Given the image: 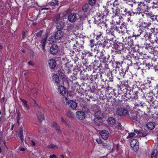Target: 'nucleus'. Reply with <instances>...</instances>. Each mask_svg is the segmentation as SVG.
I'll return each instance as SVG.
<instances>
[{"mask_svg": "<svg viewBox=\"0 0 158 158\" xmlns=\"http://www.w3.org/2000/svg\"><path fill=\"white\" fill-rule=\"evenodd\" d=\"M58 90L60 94L62 96H64L66 94V88L62 85L59 86Z\"/></svg>", "mask_w": 158, "mask_h": 158, "instance_id": "nucleus-15", "label": "nucleus"}, {"mask_svg": "<svg viewBox=\"0 0 158 158\" xmlns=\"http://www.w3.org/2000/svg\"><path fill=\"white\" fill-rule=\"evenodd\" d=\"M53 21L56 24V27L57 29H63L64 26L63 22L64 19L60 18V15L56 16L54 18Z\"/></svg>", "mask_w": 158, "mask_h": 158, "instance_id": "nucleus-2", "label": "nucleus"}, {"mask_svg": "<svg viewBox=\"0 0 158 158\" xmlns=\"http://www.w3.org/2000/svg\"><path fill=\"white\" fill-rule=\"evenodd\" d=\"M124 12H126V13H129V11L127 10V9L125 8L124 10Z\"/></svg>", "mask_w": 158, "mask_h": 158, "instance_id": "nucleus-61", "label": "nucleus"}, {"mask_svg": "<svg viewBox=\"0 0 158 158\" xmlns=\"http://www.w3.org/2000/svg\"><path fill=\"white\" fill-rule=\"evenodd\" d=\"M64 33L60 30H58L54 35V38L53 40H52V42H54L55 41L59 40H61L64 35Z\"/></svg>", "mask_w": 158, "mask_h": 158, "instance_id": "nucleus-5", "label": "nucleus"}, {"mask_svg": "<svg viewBox=\"0 0 158 158\" xmlns=\"http://www.w3.org/2000/svg\"><path fill=\"white\" fill-rule=\"evenodd\" d=\"M69 107L73 110H75L77 107V104L76 102L73 100H70L67 104Z\"/></svg>", "mask_w": 158, "mask_h": 158, "instance_id": "nucleus-13", "label": "nucleus"}, {"mask_svg": "<svg viewBox=\"0 0 158 158\" xmlns=\"http://www.w3.org/2000/svg\"><path fill=\"white\" fill-rule=\"evenodd\" d=\"M43 31V30H41L39 32H37L36 34V36L38 37H40L41 36V35L42 34Z\"/></svg>", "mask_w": 158, "mask_h": 158, "instance_id": "nucleus-42", "label": "nucleus"}, {"mask_svg": "<svg viewBox=\"0 0 158 158\" xmlns=\"http://www.w3.org/2000/svg\"><path fill=\"white\" fill-rule=\"evenodd\" d=\"M137 3V7L136 9L134 12L135 14L141 15V13L146 12L148 10V6L144 2H138Z\"/></svg>", "mask_w": 158, "mask_h": 158, "instance_id": "nucleus-1", "label": "nucleus"}, {"mask_svg": "<svg viewBox=\"0 0 158 158\" xmlns=\"http://www.w3.org/2000/svg\"><path fill=\"white\" fill-rule=\"evenodd\" d=\"M21 114L19 111L17 112V114L16 117V118L17 122L18 124L19 123L20 120L21 118Z\"/></svg>", "mask_w": 158, "mask_h": 158, "instance_id": "nucleus-31", "label": "nucleus"}, {"mask_svg": "<svg viewBox=\"0 0 158 158\" xmlns=\"http://www.w3.org/2000/svg\"><path fill=\"white\" fill-rule=\"evenodd\" d=\"M47 35H46L45 38L42 39L41 41V43L42 44V47L44 50H45V47L47 41Z\"/></svg>", "mask_w": 158, "mask_h": 158, "instance_id": "nucleus-25", "label": "nucleus"}, {"mask_svg": "<svg viewBox=\"0 0 158 158\" xmlns=\"http://www.w3.org/2000/svg\"><path fill=\"white\" fill-rule=\"evenodd\" d=\"M122 26L120 27H115V29H114V31H116L118 33H120V32H122V31L120 30L121 29H122L123 27H125V26L124 25V23H121Z\"/></svg>", "mask_w": 158, "mask_h": 158, "instance_id": "nucleus-23", "label": "nucleus"}, {"mask_svg": "<svg viewBox=\"0 0 158 158\" xmlns=\"http://www.w3.org/2000/svg\"><path fill=\"white\" fill-rule=\"evenodd\" d=\"M56 132L59 134L61 133V131L59 128V126L58 127H57L55 128Z\"/></svg>", "mask_w": 158, "mask_h": 158, "instance_id": "nucleus-45", "label": "nucleus"}, {"mask_svg": "<svg viewBox=\"0 0 158 158\" xmlns=\"http://www.w3.org/2000/svg\"><path fill=\"white\" fill-rule=\"evenodd\" d=\"M123 44H116L115 45V48H114V51L117 53L119 54L121 53L122 51L123 50Z\"/></svg>", "mask_w": 158, "mask_h": 158, "instance_id": "nucleus-8", "label": "nucleus"}, {"mask_svg": "<svg viewBox=\"0 0 158 158\" xmlns=\"http://www.w3.org/2000/svg\"><path fill=\"white\" fill-rule=\"evenodd\" d=\"M20 99L24 104V106L26 110H28L30 109V108L27 105V102L23 99L20 98Z\"/></svg>", "mask_w": 158, "mask_h": 158, "instance_id": "nucleus-27", "label": "nucleus"}, {"mask_svg": "<svg viewBox=\"0 0 158 158\" xmlns=\"http://www.w3.org/2000/svg\"><path fill=\"white\" fill-rule=\"evenodd\" d=\"M34 105L35 106H37V107H38V104L37 103V102L35 100H34Z\"/></svg>", "mask_w": 158, "mask_h": 158, "instance_id": "nucleus-56", "label": "nucleus"}, {"mask_svg": "<svg viewBox=\"0 0 158 158\" xmlns=\"http://www.w3.org/2000/svg\"><path fill=\"white\" fill-rule=\"evenodd\" d=\"M109 11L107 10H106L105 12H103V15L106 16L108 15Z\"/></svg>", "mask_w": 158, "mask_h": 158, "instance_id": "nucleus-49", "label": "nucleus"}, {"mask_svg": "<svg viewBox=\"0 0 158 158\" xmlns=\"http://www.w3.org/2000/svg\"><path fill=\"white\" fill-rule=\"evenodd\" d=\"M130 144L131 147L135 151H137L139 149V142L136 139H133L131 142Z\"/></svg>", "mask_w": 158, "mask_h": 158, "instance_id": "nucleus-6", "label": "nucleus"}, {"mask_svg": "<svg viewBox=\"0 0 158 158\" xmlns=\"http://www.w3.org/2000/svg\"><path fill=\"white\" fill-rule=\"evenodd\" d=\"M133 40L131 39V37H128L127 42H128V44L129 45L131 46L132 45H133Z\"/></svg>", "mask_w": 158, "mask_h": 158, "instance_id": "nucleus-38", "label": "nucleus"}, {"mask_svg": "<svg viewBox=\"0 0 158 158\" xmlns=\"http://www.w3.org/2000/svg\"><path fill=\"white\" fill-rule=\"evenodd\" d=\"M54 157H56V156L55 155H53L50 156V158H53Z\"/></svg>", "mask_w": 158, "mask_h": 158, "instance_id": "nucleus-58", "label": "nucleus"}, {"mask_svg": "<svg viewBox=\"0 0 158 158\" xmlns=\"http://www.w3.org/2000/svg\"><path fill=\"white\" fill-rule=\"evenodd\" d=\"M151 23L149 22L148 23L146 22H143L141 23V26L140 27V29L139 30H142L141 29L142 28V27L145 28H147V29H149V27L150 26Z\"/></svg>", "mask_w": 158, "mask_h": 158, "instance_id": "nucleus-19", "label": "nucleus"}, {"mask_svg": "<svg viewBox=\"0 0 158 158\" xmlns=\"http://www.w3.org/2000/svg\"><path fill=\"white\" fill-rule=\"evenodd\" d=\"M50 51L51 54L53 55L56 54L58 51V46L55 44L52 45L50 48Z\"/></svg>", "mask_w": 158, "mask_h": 158, "instance_id": "nucleus-12", "label": "nucleus"}, {"mask_svg": "<svg viewBox=\"0 0 158 158\" xmlns=\"http://www.w3.org/2000/svg\"><path fill=\"white\" fill-rule=\"evenodd\" d=\"M148 133L146 131H144L142 133V136L143 137H144L148 135Z\"/></svg>", "mask_w": 158, "mask_h": 158, "instance_id": "nucleus-47", "label": "nucleus"}, {"mask_svg": "<svg viewBox=\"0 0 158 158\" xmlns=\"http://www.w3.org/2000/svg\"><path fill=\"white\" fill-rule=\"evenodd\" d=\"M155 126V124L154 123L150 122L147 124V127L150 130H152L154 128Z\"/></svg>", "mask_w": 158, "mask_h": 158, "instance_id": "nucleus-24", "label": "nucleus"}, {"mask_svg": "<svg viewBox=\"0 0 158 158\" xmlns=\"http://www.w3.org/2000/svg\"><path fill=\"white\" fill-rule=\"evenodd\" d=\"M28 64L29 65H32V66H33L34 65L33 62L32 61H29L28 62Z\"/></svg>", "mask_w": 158, "mask_h": 158, "instance_id": "nucleus-52", "label": "nucleus"}, {"mask_svg": "<svg viewBox=\"0 0 158 158\" xmlns=\"http://www.w3.org/2000/svg\"><path fill=\"white\" fill-rule=\"evenodd\" d=\"M134 98L135 99H137L138 98V96L136 95L135 96Z\"/></svg>", "mask_w": 158, "mask_h": 158, "instance_id": "nucleus-63", "label": "nucleus"}, {"mask_svg": "<svg viewBox=\"0 0 158 158\" xmlns=\"http://www.w3.org/2000/svg\"><path fill=\"white\" fill-rule=\"evenodd\" d=\"M109 0H108L109 1ZM110 1L108 2H107V5L108 6H109V5H112L111 3L110 2H111L112 1V3H113V2L114 1V0H109Z\"/></svg>", "mask_w": 158, "mask_h": 158, "instance_id": "nucleus-48", "label": "nucleus"}, {"mask_svg": "<svg viewBox=\"0 0 158 158\" xmlns=\"http://www.w3.org/2000/svg\"><path fill=\"white\" fill-rule=\"evenodd\" d=\"M115 112L116 114L119 116H125L128 114V110L123 107L117 108Z\"/></svg>", "mask_w": 158, "mask_h": 158, "instance_id": "nucleus-4", "label": "nucleus"}, {"mask_svg": "<svg viewBox=\"0 0 158 158\" xmlns=\"http://www.w3.org/2000/svg\"><path fill=\"white\" fill-rule=\"evenodd\" d=\"M109 55H106V56H101V58L100 59V61L101 62L103 63H105L108 61V60L109 58Z\"/></svg>", "mask_w": 158, "mask_h": 158, "instance_id": "nucleus-22", "label": "nucleus"}, {"mask_svg": "<svg viewBox=\"0 0 158 158\" xmlns=\"http://www.w3.org/2000/svg\"><path fill=\"white\" fill-rule=\"evenodd\" d=\"M156 19L157 18L156 16L152 15L151 16V17L150 18V19H151L152 20V21H154L155 19Z\"/></svg>", "mask_w": 158, "mask_h": 158, "instance_id": "nucleus-46", "label": "nucleus"}, {"mask_svg": "<svg viewBox=\"0 0 158 158\" xmlns=\"http://www.w3.org/2000/svg\"><path fill=\"white\" fill-rule=\"evenodd\" d=\"M141 15L143 18L147 19V21L148 22L151 17L152 14L151 13L148 12L147 11L146 12L141 13Z\"/></svg>", "mask_w": 158, "mask_h": 158, "instance_id": "nucleus-9", "label": "nucleus"}, {"mask_svg": "<svg viewBox=\"0 0 158 158\" xmlns=\"http://www.w3.org/2000/svg\"><path fill=\"white\" fill-rule=\"evenodd\" d=\"M60 121L61 123H67L66 121L64 120V118L63 117H60Z\"/></svg>", "mask_w": 158, "mask_h": 158, "instance_id": "nucleus-44", "label": "nucleus"}, {"mask_svg": "<svg viewBox=\"0 0 158 158\" xmlns=\"http://www.w3.org/2000/svg\"><path fill=\"white\" fill-rule=\"evenodd\" d=\"M52 126L55 129L57 127H58L59 126L56 122H53L52 123Z\"/></svg>", "mask_w": 158, "mask_h": 158, "instance_id": "nucleus-40", "label": "nucleus"}, {"mask_svg": "<svg viewBox=\"0 0 158 158\" xmlns=\"http://www.w3.org/2000/svg\"><path fill=\"white\" fill-rule=\"evenodd\" d=\"M134 131L137 134H139L140 133V131H139L135 130Z\"/></svg>", "mask_w": 158, "mask_h": 158, "instance_id": "nucleus-55", "label": "nucleus"}, {"mask_svg": "<svg viewBox=\"0 0 158 158\" xmlns=\"http://www.w3.org/2000/svg\"><path fill=\"white\" fill-rule=\"evenodd\" d=\"M48 148H51L54 149H57L58 148L57 146L55 144H51L47 146Z\"/></svg>", "mask_w": 158, "mask_h": 158, "instance_id": "nucleus-35", "label": "nucleus"}, {"mask_svg": "<svg viewBox=\"0 0 158 158\" xmlns=\"http://www.w3.org/2000/svg\"><path fill=\"white\" fill-rule=\"evenodd\" d=\"M4 101H5V98L4 97H3V98H2L0 100L1 103L2 104L4 102Z\"/></svg>", "mask_w": 158, "mask_h": 158, "instance_id": "nucleus-50", "label": "nucleus"}, {"mask_svg": "<svg viewBox=\"0 0 158 158\" xmlns=\"http://www.w3.org/2000/svg\"><path fill=\"white\" fill-rule=\"evenodd\" d=\"M96 141L98 143H101V141L99 139H96Z\"/></svg>", "mask_w": 158, "mask_h": 158, "instance_id": "nucleus-54", "label": "nucleus"}, {"mask_svg": "<svg viewBox=\"0 0 158 158\" xmlns=\"http://www.w3.org/2000/svg\"><path fill=\"white\" fill-rule=\"evenodd\" d=\"M97 15L98 16V18H100V19L101 18L102 15H100V13H97Z\"/></svg>", "mask_w": 158, "mask_h": 158, "instance_id": "nucleus-59", "label": "nucleus"}, {"mask_svg": "<svg viewBox=\"0 0 158 158\" xmlns=\"http://www.w3.org/2000/svg\"><path fill=\"white\" fill-rule=\"evenodd\" d=\"M108 122L110 124H113L115 123V120L114 118L110 117L108 119Z\"/></svg>", "mask_w": 158, "mask_h": 158, "instance_id": "nucleus-29", "label": "nucleus"}, {"mask_svg": "<svg viewBox=\"0 0 158 158\" xmlns=\"http://www.w3.org/2000/svg\"><path fill=\"white\" fill-rule=\"evenodd\" d=\"M102 35V34L101 32H99L98 34L97 35V37L98 38L100 37Z\"/></svg>", "mask_w": 158, "mask_h": 158, "instance_id": "nucleus-57", "label": "nucleus"}, {"mask_svg": "<svg viewBox=\"0 0 158 158\" xmlns=\"http://www.w3.org/2000/svg\"><path fill=\"white\" fill-rule=\"evenodd\" d=\"M90 45L91 47V48L94 47V40H91L90 41Z\"/></svg>", "mask_w": 158, "mask_h": 158, "instance_id": "nucleus-43", "label": "nucleus"}, {"mask_svg": "<svg viewBox=\"0 0 158 158\" xmlns=\"http://www.w3.org/2000/svg\"><path fill=\"white\" fill-rule=\"evenodd\" d=\"M60 157H61V158H64V155H61Z\"/></svg>", "mask_w": 158, "mask_h": 158, "instance_id": "nucleus-64", "label": "nucleus"}, {"mask_svg": "<svg viewBox=\"0 0 158 158\" xmlns=\"http://www.w3.org/2000/svg\"><path fill=\"white\" fill-rule=\"evenodd\" d=\"M76 116L78 119L82 120L85 118V114L83 111H77L76 113Z\"/></svg>", "mask_w": 158, "mask_h": 158, "instance_id": "nucleus-11", "label": "nucleus"}, {"mask_svg": "<svg viewBox=\"0 0 158 158\" xmlns=\"http://www.w3.org/2000/svg\"><path fill=\"white\" fill-rule=\"evenodd\" d=\"M48 4L52 6H55L56 5H58V1L57 0H55L54 2H51L48 3Z\"/></svg>", "mask_w": 158, "mask_h": 158, "instance_id": "nucleus-33", "label": "nucleus"}, {"mask_svg": "<svg viewBox=\"0 0 158 158\" xmlns=\"http://www.w3.org/2000/svg\"><path fill=\"white\" fill-rule=\"evenodd\" d=\"M145 48L146 49L150 52L151 51L152 47L150 44H147L146 45Z\"/></svg>", "mask_w": 158, "mask_h": 158, "instance_id": "nucleus-36", "label": "nucleus"}, {"mask_svg": "<svg viewBox=\"0 0 158 158\" xmlns=\"http://www.w3.org/2000/svg\"><path fill=\"white\" fill-rule=\"evenodd\" d=\"M53 82L56 85H59L60 83V79L59 76L56 74H54L52 77Z\"/></svg>", "mask_w": 158, "mask_h": 158, "instance_id": "nucleus-17", "label": "nucleus"}, {"mask_svg": "<svg viewBox=\"0 0 158 158\" xmlns=\"http://www.w3.org/2000/svg\"><path fill=\"white\" fill-rule=\"evenodd\" d=\"M96 0H89V3L91 6L93 5L95 3Z\"/></svg>", "mask_w": 158, "mask_h": 158, "instance_id": "nucleus-41", "label": "nucleus"}, {"mask_svg": "<svg viewBox=\"0 0 158 158\" xmlns=\"http://www.w3.org/2000/svg\"><path fill=\"white\" fill-rule=\"evenodd\" d=\"M19 149L21 151H25V149L24 148H19Z\"/></svg>", "mask_w": 158, "mask_h": 158, "instance_id": "nucleus-53", "label": "nucleus"}, {"mask_svg": "<svg viewBox=\"0 0 158 158\" xmlns=\"http://www.w3.org/2000/svg\"><path fill=\"white\" fill-rule=\"evenodd\" d=\"M100 135L101 137L104 140L107 139L109 136V133L108 131L106 130H103L100 131Z\"/></svg>", "mask_w": 158, "mask_h": 158, "instance_id": "nucleus-10", "label": "nucleus"}, {"mask_svg": "<svg viewBox=\"0 0 158 158\" xmlns=\"http://www.w3.org/2000/svg\"><path fill=\"white\" fill-rule=\"evenodd\" d=\"M135 135V133L133 132L129 133V135L127 136V139H129L132 138Z\"/></svg>", "mask_w": 158, "mask_h": 158, "instance_id": "nucleus-39", "label": "nucleus"}, {"mask_svg": "<svg viewBox=\"0 0 158 158\" xmlns=\"http://www.w3.org/2000/svg\"><path fill=\"white\" fill-rule=\"evenodd\" d=\"M157 151L156 149H154L151 154V158H156L157 155Z\"/></svg>", "mask_w": 158, "mask_h": 158, "instance_id": "nucleus-28", "label": "nucleus"}, {"mask_svg": "<svg viewBox=\"0 0 158 158\" xmlns=\"http://www.w3.org/2000/svg\"><path fill=\"white\" fill-rule=\"evenodd\" d=\"M145 67H146V69H149V68L148 67V66L147 65V64H146V65Z\"/></svg>", "mask_w": 158, "mask_h": 158, "instance_id": "nucleus-62", "label": "nucleus"}, {"mask_svg": "<svg viewBox=\"0 0 158 158\" xmlns=\"http://www.w3.org/2000/svg\"><path fill=\"white\" fill-rule=\"evenodd\" d=\"M138 112L137 111H134L131 113L129 115V118L134 121H138L139 120V116H138L137 114Z\"/></svg>", "mask_w": 158, "mask_h": 158, "instance_id": "nucleus-7", "label": "nucleus"}, {"mask_svg": "<svg viewBox=\"0 0 158 158\" xmlns=\"http://www.w3.org/2000/svg\"><path fill=\"white\" fill-rule=\"evenodd\" d=\"M36 115L38 119L40 122H41L44 119V114L42 112L39 111L37 112Z\"/></svg>", "mask_w": 158, "mask_h": 158, "instance_id": "nucleus-20", "label": "nucleus"}, {"mask_svg": "<svg viewBox=\"0 0 158 158\" xmlns=\"http://www.w3.org/2000/svg\"><path fill=\"white\" fill-rule=\"evenodd\" d=\"M66 115L71 119H73L74 117L73 113L71 110H68L66 113Z\"/></svg>", "mask_w": 158, "mask_h": 158, "instance_id": "nucleus-26", "label": "nucleus"}, {"mask_svg": "<svg viewBox=\"0 0 158 158\" xmlns=\"http://www.w3.org/2000/svg\"><path fill=\"white\" fill-rule=\"evenodd\" d=\"M113 12L114 14V15H113L112 17L114 19V20L116 21V22L117 24H120V22H118L117 20L119 19L120 18L119 16L120 15V10L116 6H114L112 8Z\"/></svg>", "mask_w": 158, "mask_h": 158, "instance_id": "nucleus-3", "label": "nucleus"}, {"mask_svg": "<svg viewBox=\"0 0 158 158\" xmlns=\"http://www.w3.org/2000/svg\"><path fill=\"white\" fill-rule=\"evenodd\" d=\"M89 5L88 4H85L83 6L82 10L84 12H87L89 10Z\"/></svg>", "mask_w": 158, "mask_h": 158, "instance_id": "nucleus-30", "label": "nucleus"}, {"mask_svg": "<svg viewBox=\"0 0 158 158\" xmlns=\"http://www.w3.org/2000/svg\"><path fill=\"white\" fill-rule=\"evenodd\" d=\"M62 101L64 103H66V105H67L68 103V102H69L67 98L66 97H65V96L63 97V98H62Z\"/></svg>", "mask_w": 158, "mask_h": 158, "instance_id": "nucleus-37", "label": "nucleus"}, {"mask_svg": "<svg viewBox=\"0 0 158 158\" xmlns=\"http://www.w3.org/2000/svg\"><path fill=\"white\" fill-rule=\"evenodd\" d=\"M138 32L140 34V35H141L143 34V37L146 40H149L150 37V35L148 34L145 31H142V30H139Z\"/></svg>", "mask_w": 158, "mask_h": 158, "instance_id": "nucleus-21", "label": "nucleus"}, {"mask_svg": "<svg viewBox=\"0 0 158 158\" xmlns=\"http://www.w3.org/2000/svg\"><path fill=\"white\" fill-rule=\"evenodd\" d=\"M48 64L49 67L51 69L55 68L56 64V61L53 59H51L48 61Z\"/></svg>", "mask_w": 158, "mask_h": 158, "instance_id": "nucleus-18", "label": "nucleus"}, {"mask_svg": "<svg viewBox=\"0 0 158 158\" xmlns=\"http://www.w3.org/2000/svg\"><path fill=\"white\" fill-rule=\"evenodd\" d=\"M94 115L95 117V120L96 119H102L104 117L103 114L102 113L100 110H98L94 113Z\"/></svg>", "mask_w": 158, "mask_h": 158, "instance_id": "nucleus-14", "label": "nucleus"}, {"mask_svg": "<svg viewBox=\"0 0 158 158\" xmlns=\"http://www.w3.org/2000/svg\"><path fill=\"white\" fill-rule=\"evenodd\" d=\"M19 137L22 142L23 143V141L24 140V137L22 127L21 129L19 131Z\"/></svg>", "mask_w": 158, "mask_h": 158, "instance_id": "nucleus-32", "label": "nucleus"}, {"mask_svg": "<svg viewBox=\"0 0 158 158\" xmlns=\"http://www.w3.org/2000/svg\"><path fill=\"white\" fill-rule=\"evenodd\" d=\"M54 36H52L51 37L50 39L51 40V41L52 42V40H53V39H54Z\"/></svg>", "mask_w": 158, "mask_h": 158, "instance_id": "nucleus-60", "label": "nucleus"}, {"mask_svg": "<svg viewBox=\"0 0 158 158\" xmlns=\"http://www.w3.org/2000/svg\"><path fill=\"white\" fill-rule=\"evenodd\" d=\"M124 1H126L127 3H128L130 2H134V0H123Z\"/></svg>", "mask_w": 158, "mask_h": 158, "instance_id": "nucleus-51", "label": "nucleus"}, {"mask_svg": "<svg viewBox=\"0 0 158 158\" xmlns=\"http://www.w3.org/2000/svg\"><path fill=\"white\" fill-rule=\"evenodd\" d=\"M101 20L100 18H98V17H96L95 18L94 23L95 24L98 25L100 23H101Z\"/></svg>", "mask_w": 158, "mask_h": 158, "instance_id": "nucleus-34", "label": "nucleus"}, {"mask_svg": "<svg viewBox=\"0 0 158 158\" xmlns=\"http://www.w3.org/2000/svg\"><path fill=\"white\" fill-rule=\"evenodd\" d=\"M68 19L69 22L71 23L75 22L77 19L76 15L74 13L70 14L68 17Z\"/></svg>", "mask_w": 158, "mask_h": 158, "instance_id": "nucleus-16", "label": "nucleus"}]
</instances>
